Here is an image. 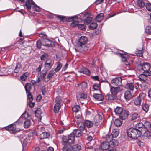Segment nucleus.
Masks as SVG:
<instances>
[{"mask_svg":"<svg viewBox=\"0 0 151 151\" xmlns=\"http://www.w3.org/2000/svg\"><path fill=\"white\" fill-rule=\"evenodd\" d=\"M141 130L135 129V128H130L127 129V133L128 136L130 138L134 139H137L138 137L141 136Z\"/></svg>","mask_w":151,"mask_h":151,"instance_id":"f257e3e1","label":"nucleus"},{"mask_svg":"<svg viewBox=\"0 0 151 151\" xmlns=\"http://www.w3.org/2000/svg\"><path fill=\"white\" fill-rule=\"evenodd\" d=\"M36 45L37 47H41L42 46L54 47L55 46L54 42L47 39L41 40H38L36 42Z\"/></svg>","mask_w":151,"mask_h":151,"instance_id":"f03ea898","label":"nucleus"},{"mask_svg":"<svg viewBox=\"0 0 151 151\" xmlns=\"http://www.w3.org/2000/svg\"><path fill=\"white\" fill-rule=\"evenodd\" d=\"M114 112L116 114L118 115L122 120L126 119L129 114V112L125 110H123L121 107L117 106L114 109Z\"/></svg>","mask_w":151,"mask_h":151,"instance_id":"7ed1b4c3","label":"nucleus"},{"mask_svg":"<svg viewBox=\"0 0 151 151\" xmlns=\"http://www.w3.org/2000/svg\"><path fill=\"white\" fill-rule=\"evenodd\" d=\"M126 86L128 89L132 91L134 96H136L138 93L139 87L137 84L133 83H127Z\"/></svg>","mask_w":151,"mask_h":151,"instance_id":"20e7f679","label":"nucleus"},{"mask_svg":"<svg viewBox=\"0 0 151 151\" xmlns=\"http://www.w3.org/2000/svg\"><path fill=\"white\" fill-rule=\"evenodd\" d=\"M75 141L74 134L70 133L68 136L67 139L65 136L63 137L62 138V143L63 145H69L73 143Z\"/></svg>","mask_w":151,"mask_h":151,"instance_id":"39448f33","label":"nucleus"},{"mask_svg":"<svg viewBox=\"0 0 151 151\" xmlns=\"http://www.w3.org/2000/svg\"><path fill=\"white\" fill-rule=\"evenodd\" d=\"M150 65L147 63H144L142 65H140L138 67L137 69L140 73L148 72L151 73L150 70Z\"/></svg>","mask_w":151,"mask_h":151,"instance_id":"423d86ee","label":"nucleus"},{"mask_svg":"<svg viewBox=\"0 0 151 151\" xmlns=\"http://www.w3.org/2000/svg\"><path fill=\"white\" fill-rule=\"evenodd\" d=\"M145 94V93H141L139 96L135 98L134 100V104L137 106H140L142 100H144Z\"/></svg>","mask_w":151,"mask_h":151,"instance_id":"0eeeda50","label":"nucleus"},{"mask_svg":"<svg viewBox=\"0 0 151 151\" xmlns=\"http://www.w3.org/2000/svg\"><path fill=\"white\" fill-rule=\"evenodd\" d=\"M122 79L120 77L115 78L111 81V83L114 86L119 87L122 85Z\"/></svg>","mask_w":151,"mask_h":151,"instance_id":"6e6552de","label":"nucleus"},{"mask_svg":"<svg viewBox=\"0 0 151 151\" xmlns=\"http://www.w3.org/2000/svg\"><path fill=\"white\" fill-rule=\"evenodd\" d=\"M140 73L139 76V78L140 81L144 82L147 80V79L148 76H150L151 75V73L148 72Z\"/></svg>","mask_w":151,"mask_h":151,"instance_id":"1a4fd4ad","label":"nucleus"},{"mask_svg":"<svg viewBox=\"0 0 151 151\" xmlns=\"http://www.w3.org/2000/svg\"><path fill=\"white\" fill-rule=\"evenodd\" d=\"M5 129L8 131H12L13 133L17 132L19 131L18 129H16V125L15 124H12L6 127H5Z\"/></svg>","mask_w":151,"mask_h":151,"instance_id":"9d476101","label":"nucleus"},{"mask_svg":"<svg viewBox=\"0 0 151 151\" xmlns=\"http://www.w3.org/2000/svg\"><path fill=\"white\" fill-rule=\"evenodd\" d=\"M29 117L28 113L26 112L24 113L21 117L16 122L15 124L16 125H19L22 124L24 119H26Z\"/></svg>","mask_w":151,"mask_h":151,"instance_id":"9b49d317","label":"nucleus"},{"mask_svg":"<svg viewBox=\"0 0 151 151\" xmlns=\"http://www.w3.org/2000/svg\"><path fill=\"white\" fill-rule=\"evenodd\" d=\"M109 84L110 86V91L111 94L114 96H116L117 94L119 91L120 88L119 87H114L112 86H111L110 83L107 81H106Z\"/></svg>","mask_w":151,"mask_h":151,"instance_id":"f8f14e48","label":"nucleus"},{"mask_svg":"<svg viewBox=\"0 0 151 151\" xmlns=\"http://www.w3.org/2000/svg\"><path fill=\"white\" fill-rule=\"evenodd\" d=\"M78 26V28L80 30H85L86 28V26L84 24H79L78 22H73L71 24V27Z\"/></svg>","mask_w":151,"mask_h":151,"instance_id":"ddd939ff","label":"nucleus"},{"mask_svg":"<svg viewBox=\"0 0 151 151\" xmlns=\"http://www.w3.org/2000/svg\"><path fill=\"white\" fill-rule=\"evenodd\" d=\"M110 147L109 142H104L102 143L100 147L102 150H107Z\"/></svg>","mask_w":151,"mask_h":151,"instance_id":"4468645a","label":"nucleus"},{"mask_svg":"<svg viewBox=\"0 0 151 151\" xmlns=\"http://www.w3.org/2000/svg\"><path fill=\"white\" fill-rule=\"evenodd\" d=\"M17 138L19 140L21 143L23 142V144L26 145L29 142V140L25 137H23L22 135H20V137L17 136Z\"/></svg>","mask_w":151,"mask_h":151,"instance_id":"2eb2a0df","label":"nucleus"},{"mask_svg":"<svg viewBox=\"0 0 151 151\" xmlns=\"http://www.w3.org/2000/svg\"><path fill=\"white\" fill-rule=\"evenodd\" d=\"M124 97L127 100H129L132 98V93L130 91L127 90L125 91L124 93Z\"/></svg>","mask_w":151,"mask_h":151,"instance_id":"dca6fc26","label":"nucleus"},{"mask_svg":"<svg viewBox=\"0 0 151 151\" xmlns=\"http://www.w3.org/2000/svg\"><path fill=\"white\" fill-rule=\"evenodd\" d=\"M77 127L80 131L81 132H86L85 130V128L84 125L81 122H79L77 124ZM83 133L85 134L84 132Z\"/></svg>","mask_w":151,"mask_h":151,"instance_id":"f3484780","label":"nucleus"},{"mask_svg":"<svg viewBox=\"0 0 151 151\" xmlns=\"http://www.w3.org/2000/svg\"><path fill=\"white\" fill-rule=\"evenodd\" d=\"M110 146L111 147H114L117 146L119 144L118 141L115 139H112L109 143Z\"/></svg>","mask_w":151,"mask_h":151,"instance_id":"a211bd4d","label":"nucleus"},{"mask_svg":"<svg viewBox=\"0 0 151 151\" xmlns=\"http://www.w3.org/2000/svg\"><path fill=\"white\" fill-rule=\"evenodd\" d=\"M135 129L141 130V132H142H142H143V130L144 129L143 124L141 122H139L136 124V128H135Z\"/></svg>","mask_w":151,"mask_h":151,"instance_id":"6ab92c4d","label":"nucleus"},{"mask_svg":"<svg viewBox=\"0 0 151 151\" xmlns=\"http://www.w3.org/2000/svg\"><path fill=\"white\" fill-rule=\"evenodd\" d=\"M87 41V38L86 36H81L79 40V42L81 45L85 44Z\"/></svg>","mask_w":151,"mask_h":151,"instance_id":"aec40b11","label":"nucleus"},{"mask_svg":"<svg viewBox=\"0 0 151 151\" xmlns=\"http://www.w3.org/2000/svg\"><path fill=\"white\" fill-rule=\"evenodd\" d=\"M93 96L94 98L98 101H102L104 99V96L100 94L95 93L93 94Z\"/></svg>","mask_w":151,"mask_h":151,"instance_id":"412c9836","label":"nucleus"},{"mask_svg":"<svg viewBox=\"0 0 151 151\" xmlns=\"http://www.w3.org/2000/svg\"><path fill=\"white\" fill-rule=\"evenodd\" d=\"M35 3L32 0H27L25 2V5L26 7L29 10L31 9V4L33 5Z\"/></svg>","mask_w":151,"mask_h":151,"instance_id":"4be33fe9","label":"nucleus"},{"mask_svg":"<svg viewBox=\"0 0 151 151\" xmlns=\"http://www.w3.org/2000/svg\"><path fill=\"white\" fill-rule=\"evenodd\" d=\"M50 136L49 134L47 132H42L40 135V140L48 138Z\"/></svg>","mask_w":151,"mask_h":151,"instance_id":"5701e85b","label":"nucleus"},{"mask_svg":"<svg viewBox=\"0 0 151 151\" xmlns=\"http://www.w3.org/2000/svg\"><path fill=\"white\" fill-rule=\"evenodd\" d=\"M79 87L81 88L83 91H86L87 88V84L85 82H83L78 85Z\"/></svg>","mask_w":151,"mask_h":151,"instance_id":"b1692460","label":"nucleus"},{"mask_svg":"<svg viewBox=\"0 0 151 151\" xmlns=\"http://www.w3.org/2000/svg\"><path fill=\"white\" fill-rule=\"evenodd\" d=\"M136 4L137 6L141 9L143 8L145 5L144 0H137Z\"/></svg>","mask_w":151,"mask_h":151,"instance_id":"393cba45","label":"nucleus"},{"mask_svg":"<svg viewBox=\"0 0 151 151\" xmlns=\"http://www.w3.org/2000/svg\"><path fill=\"white\" fill-rule=\"evenodd\" d=\"M149 105L147 104H144L142 105V110L145 113H147L149 109Z\"/></svg>","mask_w":151,"mask_h":151,"instance_id":"a878e982","label":"nucleus"},{"mask_svg":"<svg viewBox=\"0 0 151 151\" xmlns=\"http://www.w3.org/2000/svg\"><path fill=\"white\" fill-rule=\"evenodd\" d=\"M55 73L54 70L53 69H52L50 71L46 77L47 79V81H48L49 80L51 79L52 78L53 76Z\"/></svg>","mask_w":151,"mask_h":151,"instance_id":"bb28decb","label":"nucleus"},{"mask_svg":"<svg viewBox=\"0 0 151 151\" xmlns=\"http://www.w3.org/2000/svg\"><path fill=\"white\" fill-rule=\"evenodd\" d=\"M119 131L118 129H113L111 134L113 138L116 137L119 134Z\"/></svg>","mask_w":151,"mask_h":151,"instance_id":"cd10ccee","label":"nucleus"},{"mask_svg":"<svg viewBox=\"0 0 151 151\" xmlns=\"http://www.w3.org/2000/svg\"><path fill=\"white\" fill-rule=\"evenodd\" d=\"M104 16V14L102 13L98 14L95 18L96 21L99 22L101 21L103 19Z\"/></svg>","mask_w":151,"mask_h":151,"instance_id":"c85d7f7f","label":"nucleus"},{"mask_svg":"<svg viewBox=\"0 0 151 151\" xmlns=\"http://www.w3.org/2000/svg\"><path fill=\"white\" fill-rule=\"evenodd\" d=\"M81 131L78 129H75L73 130L71 133L74 134V136L76 137H79L81 135Z\"/></svg>","mask_w":151,"mask_h":151,"instance_id":"c756f323","label":"nucleus"},{"mask_svg":"<svg viewBox=\"0 0 151 151\" xmlns=\"http://www.w3.org/2000/svg\"><path fill=\"white\" fill-rule=\"evenodd\" d=\"M72 148L74 151H79L81 149V146L78 144H76L73 145Z\"/></svg>","mask_w":151,"mask_h":151,"instance_id":"7c9ffc66","label":"nucleus"},{"mask_svg":"<svg viewBox=\"0 0 151 151\" xmlns=\"http://www.w3.org/2000/svg\"><path fill=\"white\" fill-rule=\"evenodd\" d=\"M143 48H139V49H137L136 51V54L137 56L142 57L143 55Z\"/></svg>","mask_w":151,"mask_h":151,"instance_id":"2f4dec72","label":"nucleus"},{"mask_svg":"<svg viewBox=\"0 0 151 151\" xmlns=\"http://www.w3.org/2000/svg\"><path fill=\"white\" fill-rule=\"evenodd\" d=\"M24 88L27 93L30 92L31 88V85L30 83H27L26 84Z\"/></svg>","mask_w":151,"mask_h":151,"instance_id":"473e14b6","label":"nucleus"},{"mask_svg":"<svg viewBox=\"0 0 151 151\" xmlns=\"http://www.w3.org/2000/svg\"><path fill=\"white\" fill-rule=\"evenodd\" d=\"M143 125L144 127H145L147 130H151V124L149 121H146Z\"/></svg>","mask_w":151,"mask_h":151,"instance_id":"72a5a7b5","label":"nucleus"},{"mask_svg":"<svg viewBox=\"0 0 151 151\" xmlns=\"http://www.w3.org/2000/svg\"><path fill=\"white\" fill-rule=\"evenodd\" d=\"M29 73L28 72L24 73L20 77V79L22 81H25L27 79Z\"/></svg>","mask_w":151,"mask_h":151,"instance_id":"f704fd0d","label":"nucleus"},{"mask_svg":"<svg viewBox=\"0 0 151 151\" xmlns=\"http://www.w3.org/2000/svg\"><path fill=\"white\" fill-rule=\"evenodd\" d=\"M84 122L85 125L88 128H90L93 125V123L90 120H86Z\"/></svg>","mask_w":151,"mask_h":151,"instance_id":"c9c22d12","label":"nucleus"},{"mask_svg":"<svg viewBox=\"0 0 151 151\" xmlns=\"http://www.w3.org/2000/svg\"><path fill=\"white\" fill-rule=\"evenodd\" d=\"M122 61L123 62H124L125 64L127 66H128L129 64V63L128 61V59L123 54L122 56Z\"/></svg>","mask_w":151,"mask_h":151,"instance_id":"e433bc0d","label":"nucleus"},{"mask_svg":"<svg viewBox=\"0 0 151 151\" xmlns=\"http://www.w3.org/2000/svg\"><path fill=\"white\" fill-rule=\"evenodd\" d=\"M24 127L25 128H28L31 125V120L27 119L24 122Z\"/></svg>","mask_w":151,"mask_h":151,"instance_id":"4c0bfd02","label":"nucleus"},{"mask_svg":"<svg viewBox=\"0 0 151 151\" xmlns=\"http://www.w3.org/2000/svg\"><path fill=\"white\" fill-rule=\"evenodd\" d=\"M62 67V64L60 62H57V65L55 68V69L54 71L58 72L59 71Z\"/></svg>","mask_w":151,"mask_h":151,"instance_id":"58836bf2","label":"nucleus"},{"mask_svg":"<svg viewBox=\"0 0 151 151\" xmlns=\"http://www.w3.org/2000/svg\"><path fill=\"white\" fill-rule=\"evenodd\" d=\"M105 98L106 100L112 102L114 100V97L111 94H107L105 96Z\"/></svg>","mask_w":151,"mask_h":151,"instance_id":"ea45409f","label":"nucleus"},{"mask_svg":"<svg viewBox=\"0 0 151 151\" xmlns=\"http://www.w3.org/2000/svg\"><path fill=\"white\" fill-rule=\"evenodd\" d=\"M149 130H147L143 134V136L146 138H149V137H150L151 136V132Z\"/></svg>","mask_w":151,"mask_h":151,"instance_id":"a19ab883","label":"nucleus"},{"mask_svg":"<svg viewBox=\"0 0 151 151\" xmlns=\"http://www.w3.org/2000/svg\"><path fill=\"white\" fill-rule=\"evenodd\" d=\"M113 137L112 135L109 134H106L105 137V139L108 142H109L110 141H111L113 139Z\"/></svg>","mask_w":151,"mask_h":151,"instance_id":"79ce46f5","label":"nucleus"},{"mask_svg":"<svg viewBox=\"0 0 151 151\" xmlns=\"http://www.w3.org/2000/svg\"><path fill=\"white\" fill-rule=\"evenodd\" d=\"M139 116L137 113H134L131 116V119L132 121H133L139 118Z\"/></svg>","mask_w":151,"mask_h":151,"instance_id":"37998d69","label":"nucleus"},{"mask_svg":"<svg viewBox=\"0 0 151 151\" xmlns=\"http://www.w3.org/2000/svg\"><path fill=\"white\" fill-rule=\"evenodd\" d=\"M21 67V65L20 63L18 62L16 65L14 70L15 73H18L19 70L20 68Z\"/></svg>","mask_w":151,"mask_h":151,"instance_id":"c03bdc74","label":"nucleus"},{"mask_svg":"<svg viewBox=\"0 0 151 151\" xmlns=\"http://www.w3.org/2000/svg\"><path fill=\"white\" fill-rule=\"evenodd\" d=\"M122 124V121L120 119H115L114 122V124L116 126L118 127L121 126Z\"/></svg>","mask_w":151,"mask_h":151,"instance_id":"a18cd8bd","label":"nucleus"},{"mask_svg":"<svg viewBox=\"0 0 151 151\" xmlns=\"http://www.w3.org/2000/svg\"><path fill=\"white\" fill-rule=\"evenodd\" d=\"M72 109L73 111L75 113L78 112L80 109V107L79 105H75L72 107Z\"/></svg>","mask_w":151,"mask_h":151,"instance_id":"49530a36","label":"nucleus"},{"mask_svg":"<svg viewBox=\"0 0 151 151\" xmlns=\"http://www.w3.org/2000/svg\"><path fill=\"white\" fill-rule=\"evenodd\" d=\"M79 98L81 100H84L85 99L87 96V95L86 94L83 93H79Z\"/></svg>","mask_w":151,"mask_h":151,"instance_id":"de8ad7c7","label":"nucleus"},{"mask_svg":"<svg viewBox=\"0 0 151 151\" xmlns=\"http://www.w3.org/2000/svg\"><path fill=\"white\" fill-rule=\"evenodd\" d=\"M93 89L95 91H98L100 92V86L98 84L95 83L93 86Z\"/></svg>","mask_w":151,"mask_h":151,"instance_id":"09e8293b","label":"nucleus"},{"mask_svg":"<svg viewBox=\"0 0 151 151\" xmlns=\"http://www.w3.org/2000/svg\"><path fill=\"white\" fill-rule=\"evenodd\" d=\"M60 105L55 104L54 107V111L55 113H58L60 108Z\"/></svg>","mask_w":151,"mask_h":151,"instance_id":"8fccbe9b","label":"nucleus"},{"mask_svg":"<svg viewBox=\"0 0 151 151\" xmlns=\"http://www.w3.org/2000/svg\"><path fill=\"white\" fill-rule=\"evenodd\" d=\"M64 145V146L62 149L63 151H70L71 150L70 145Z\"/></svg>","mask_w":151,"mask_h":151,"instance_id":"3c124183","label":"nucleus"},{"mask_svg":"<svg viewBox=\"0 0 151 151\" xmlns=\"http://www.w3.org/2000/svg\"><path fill=\"white\" fill-rule=\"evenodd\" d=\"M97 27V24L96 23H92L89 26V28L91 30L96 29Z\"/></svg>","mask_w":151,"mask_h":151,"instance_id":"603ef678","label":"nucleus"},{"mask_svg":"<svg viewBox=\"0 0 151 151\" xmlns=\"http://www.w3.org/2000/svg\"><path fill=\"white\" fill-rule=\"evenodd\" d=\"M73 74H71L69 75L67 77L65 78V80L69 82H72L73 80Z\"/></svg>","mask_w":151,"mask_h":151,"instance_id":"864d4df0","label":"nucleus"},{"mask_svg":"<svg viewBox=\"0 0 151 151\" xmlns=\"http://www.w3.org/2000/svg\"><path fill=\"white\" fill-rule=\"evenodd\" d=\"M53 63H45V68L47 70H49L52 67Z\"/></svg>","mask_w":151,"mask_h":151,"instance_id":"5fc2aeb1","label":"nucleus"},{"mask_svg":"<svg viewBox=\"0 0 151 151\" xmlns=\"http://www.w3.org/2000/svg\"><path fill=\"white\" fill-rule=\"evenodd\" d=\"M55 101L56 103L55 104L60 105V104L62 102V100L59 96H58L56 97Z\"/></svg>","mask_w":151,"mask_h":151,"instance_id":"6e6d98bb","label":"nucleus"},{"mask_svg":"<svg viewBox=\"0 0 151 151\" xmlns=\"http://www.w3.org/2000/svg\"><path fill=\"white\" fill-rule=\"evenodd\" d=\"M92 19L91 17H88L84 20V23L86 24H88L91 22Z\"/></svg>","mask_w":151,"mask_h":151,"instance_id":"4d7b16f0","label":"nucleus"},{"mask_svg":"<svg viewBox=\"0 0 151 151\" xmlns=\"http://www.w3.org/2000/svg\"><path fill=\"white\" fill-rule=\"evenodd\" d=\"M145 31L146 33L151 35V26H148L146 27Z\"/></svg>","mask_w":151,"mask_h":151,"instance_id":"13d9d810","label":"nucleus"},{"mask_svg":"<svg viewBox=\"0 0 151 151\" xmlns=\"http://www.w3.org/2000/svg\"><path fill=\"white\" fill-rule=\"evenodd\" d=\"M54 15L56 17L61 21L64 20L66 18V17L65 16L56 14H55Z\"/></svg>","mask_w":151,"mask_h":151,"instance_id":"bf43d9fd","label":"nucleus"},{"mask_svg":"<svg viewBox=\"0 0 151 151\" xmlns=\"http://www.w3.org/2000/svg\"><path fill=\"white\" fill-rule=\"evenodd\" d=\"M147 9L149 11L151 12V4L150 3H147L145 4Z\"/></svg>","mask_w":151,"mask_h":151,"instance_id":"052dcab7","label":"nucleus"},{"mask_svg":"<svg viewBox=\"0 0 151 151\" xmlns=\"http://www.w3.org/2000/svg\"><path fill=\"white\" fill-rule=\"evenodd\" d=\"M27 93L28 96V98L29 101V102H32L33 100V97L32 95L31 94V92H27Z\"/></svg>","mask_w":151,"mask_h":151,"instance_id":"680f3d73","label":"nucleus"},{"mask_svg":"<svg viewBox=\"0 0 151 151\" xmlns=\"http://www.w3.org/2000/svg\"><path fill=\"white\" fill-rule=\"evenodd\" d=\"M48 56V55L47 53H44L40 57V59L42 60H44L45 59L47 58Z\"/></svg>","mask_w":151,"mask_h":151,"instance_id":"e2e57ef3","label":"nucleus"},{"mask_svg":"<svg viewBox=\"0 0 151 151\" xmlns=\"http://www.w3.org/2000/svg\"><path fill=\"white\" fill-rule=\"evenodd\" d=\"M76 118L78 119H81V113L80 112H77L75 114Z\"/></svg>","mask_w":151,"mask_h":151,"instance_id":"0e129e2a","label":"nucleus"},{"mask_svg":"<svg viewBox=\"0 0 151 151\" xmlns=\"http://www.w3.org/2000/svg\"><path fill=\"white\" fill-rule=\"evenodd\" d=\"M82 73L88 75L90 73V72L89 70L87 68H85L84 69Z\"/></svg>","mask_w":151,"mask_h":151,"instance_id":"69168bd1","label":"nucleus"},{"mask_svg":"<svg viewBox=\"0 0 151 151\" xmlns=\"http://www.w3.org/2000/svg\"><path fill=\"white\" fill-rule=\"evenodd\" d=\"M35 114L36 116L38 117L41 114V112L40 110H37L35 111Z\"/></svg>","mask_w":151,"mask_h":151,"instance_id":"338daca9","label":"nucleus"},{"mask_svg":"<svg viewBox=\"0 0 151 151\" xmlns=\"http://www.w3.org/2000/svg\"><path fill=\"white\" fill-rule=\"evenodd\" d=\"M34 5V8L35 9V11L37 12H39L40 10V8L39 6H37L35 4Z\"/></svg>","mask_w":151,"mask_h":151,"instance_id":"774afa93","label":"nucleus"}]
</instances>
